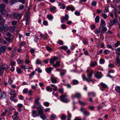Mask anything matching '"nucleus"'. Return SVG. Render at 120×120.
<instances>
[{"label": "nucleus", "instance_id": "1", "mask_svg": "<svg viewBox=\"0 0 120 120\" xmlns=\"http://www.w3.org/2000/svg\"><path fill=\"white\" fill-rule=\"evenodd\" d=\"M8 66L6 65L0 66V74L2 75L4 71L8 69Z\"/></svg>", "mask_w": 120, "mask_h": 120}, {"label": "nucleus", "instance_id": "2", "mask_svg": "<svg viewBox=\"0 0 120 120\" xmlns=\"http://www.w3.org/2000/svg\"><path fill=\"white\" fill-rule=\"evenodd\" d=\"M67 96L65 94L61 95L60 97V100L63 102L68 103L69 101V100L67 98Z\"/></svg>", "mask_w": 120, "mask_h": 120}, {"label": "nucleus", "instance_id": "3", "mask_svg": "<svg viewBox=\"0 0 120 120\" xmlns=\"http://www.w3.org/2000/svg\"><path fill=\"white\" fill-rule=\"evenodd\" d=\"M44 109L43 107L41 105H40L38 107L37 109L38 110V115H40L43 114V109Z\"/></svg>", "mask_w": 120, "mask_h": 120}, {"label": "nucleus", "instance_id": "4", "mask_svg": "<svg viewBox=\"0 0 120 120\" xmlns=\"http://www.w3.org/2000/svg\"><path fill=\"white\" fill-rule=\"evenodd\" d=\"M13 17L16 19H20L21 17V15L18 12H15L13 14Z\"/></svg>", "mask_w": 120, "mask_h": 120}, {"label": "nucleus", "instance_id": "5", "mask_svg": "<svg viewBox=\"0 0 120 120\" xmlns=\"http://www.w3.org/2000/svg\"><path fill=\"white\" fill-rule=\"evenodd\" d=\"M69 18V16L68 14L66 15L64 17H61V22L62 23H64L65 22V20L66 21H67Z\"/></svg>", "mask_w": 120, "mask_h": 120}, {"label": "nucleus", "instance_id": "6", "mask_svg": "<svg viewBox=\"0 0 120 120\" xmlns=\"http://www.w3.org/2000/svg\"><path fill=\"white\" fill-rule=\"evenodd\" d=\"M102 76V74L101 72H97L95 75V77L97 79H100Z\"/></svg>", "mask_w": 120, "mask_h": 120}, {"label": "nucleus", "instance_id": "7", "mask_svg": "<svg viewBox=\"0 0 120 120\" xmlns=\"http://www.w3.org/2000/svg\"><path fill=\"white\" fill-rule=\"evenodd\" d=\"M18 112H16L14 113V115L12 117L14 120H18L19 119V117L18 116Z\"/></svg>", "mask_w": 120, "mask_h": 120}, {"label": "nucleus", "instance_id": "8", "mask_svg": "<svg viewBox=\"0 0 120 120\" xmlns=\"http://www.w3.org/2000/svg\"><path fill=\"white\" fill-rule=\"evenodd\" d=\"M7 49V47L5 46H4L1 47L0 48V52L1 53H4L6 51Z\"/></svg>", "mask_w": 120, "mask_h": 120}, {"label": "nucleus", "instance_id": "9", "mask_svg": "<svg viewBox=\"0 0 120 120\" xmlns=\"http://www.w3.org/2000/svg\"><path fill=\"white\" fill-rule=\"evenodd\" d=\"M6 94L4 92H3L1 94L0 99H4L6 98Z\"/></svg>", "mask_w": 120, "mask_h": 120}, {"label": "nucleus", "instance_id": "10", "mask_svg": "<svg viewBox=\"0 0 120 120\" xmlns=\"http://www.w3.org/2000/svg\"><path fill=\"white\" fill-rule=\"evenodd\" d=\"M105 22L103 19H102L101 20V24H100V26L99 28L100 29H101V27L105 26Z\"/></svg>", "mask_w": 120, "mask_h": 120}, {"label": "nucleus", "instance_id": "11", "mask_svg": "<svg viewBox=\"0 0 120 120\" xmlns=\"http://www.w3.org/2000/svg\"><path fill=\"white\" fill-rule=\"evenodd\" d=\"M119 57V55H117L116 56V64L118 66H120V60Z\"/></svg>", "mask_w": 120, "mask_h": 120}, {"label": "nucleus", "instance_id": "12", "mask_svg": "<svg viewBox=\"0 0 120 120\" xmlns=\"http://www.w3.org/2000/svg\"><path fill=\"white\" fill-rule=\"evenodd\" d=\"M58 58L57 57H54L53 59H51L50 60V63L51 64H53L55 61L57 60Z\"/></svg>", "mask_w": 120, "mask_h": 120}, {"label": "nucleus", "instance_id": "13", "mask_svg": "<svg viewBox=\"0 0 120 120\" xmlns=\"http://www.w3.org/2000/svg\"><path fill=\"white\" fill-rule=\"evenodd\" d=\"M93 74V71H91L87 75V76L88 78V79H91L92 75Z\"/></svg>", "mask_w": 120, "mask_h": 120}, {"label": "nucleus", "instance_id": "14", "mask_svg": "<svg viewBox=\"0 0 120 120\" xmlns=\"http://www.w3.org/2000/svg\"><path fill=\"white\" fill-rule=\"evenodd\" d=\"M5 22V20L2 17V16L1 15V17L0 18V25L3 24Z\"/></svg>", "mask_w": 120, "mask_h": 120}, {"label": "nucleus", "instance_id": "15", "mask_svg": "<svg viewBox=\"0 0 120 120\" xmlns=\"http://www.w3.org/2000/svg\"><path fill=\"white\" fill-rule=\"evenodd\" d=\"M66 9L68 11L70 10L72 11H74L75 9V8L74 7L71 6H68L66 8Z\"/></svg>", "mask_w": 120, "mask_h": 120}, {"label": "nucleus", "instance_id": "16", "mask_svg": "<svg viewBox=\"0 0 120 120\" xmlns=\"http://www.w3.org/2000/svg\"><path fill=\"white\" fill-rule=\"evenodd\" d=\"M51 82L53 83H56V79L55 77H51Z\"/></svg>", "mask_w": 120, "mask_h": 120}, {"label": "nucleus", "instance_id": "17", "mask_svg": "<svg viewBox=\"0 0 120 120\" xmlns=\"http://www.w3.org/2000/svg\"><path fill=\"white\" fill-rule=\"evenodd\" d=\"M6 6L5 4L3 3L0 4V9L2 10L3 9H5V8Z\"/></svg>", "mask_w": 120, "mask_h": 120}, {"label": "nucleus", "instance_id": "18", "mask_svg": "<svg viewBox=\"0 0 120 120\" xmlns=\"http://www.w3.org/2000/svg\"><path fill=\"white\" fill-rule=\"evenodd\" d=\"M16 27L14 26L10 27L9 28L10 31L11 32H13L15 30Z\"/></svg>", "mask_w": 120, "mask_h": 120}, {"label": "nucleus", "instance_id": "19", "mask_svg": "<svg viewBox=\"0 0 120 120\" xmlns=\"http://www.w3.org/2000/svg\"><path fill=\"white\" fill-rule=\"evenodd\" d=\"M32 116L34 117H35L38 115H37V111L35 110H33L32 111Z\"/></svg>", "mask_w": 120, "mask_h": 120}, {"label": "nucleus", "instance_id": "20", "mask_svg": "<svg viewBox=\"0 0 120 120\" xmlns=\"http://www.w3.org/2000/svg\"><path fill=\"white\" fill-rule=\"evenodd\" d=\"M40 99V98H37V99L35 100L34 103L35 104L37 105H40V103L39 102V101Z\"/></svg>", "mask_w": 120, "mask_h": 120}, {"label": "nucleus", "instance_id": "21", "mask_svg": "<svg viewBox=\"0 0 120 120\" xmlns=\"http://www.w3.org/2000/svg\"><path fill=\"white\" fill-rule=\"evenodd\" d=\"M101 32L104 33L105 32L107 31V29L106 28L105 26L101 27Z\"/></svg>", "mask_w": 120, "mask_h": 120}, {"label": "nucleus", "instance_id": "22", "mask_svg": "<svg viewBox=\"0 0 120 120\" xmlns=\"http://www.w3.org/2000/svg\"><path fill=\"white\" fill-rule=\"evenodd\" d=\"M60 65V63L59 61L56 62V64H53V66L55 67H57L59 66Z\"/></svg>", "mask_w": 120, "mask_h": 120}, {"label": "nucleus", "instance_id": "23", "mask_svg": "<svg viewBox=\"0 0 120 120\" xmlns=\"http://www.w3.org/2000/svg\"><path fill=\"white\" fill-rule=\"evenodd\" d=\"M110 21L111 23V24L113 25L116 23V20L115 19H114L113 20H110Z\"/></svg>", "mask_w": 120, "mask_h": 120}, {"label": "nucleus", "instance_id": "24", "mask_svg": "<svg viewBox=\"0 0 120 120\" xmlns=\"http://www.w3.org/2000/svg\"><path fill=\"white\" fill-rule=\"evenodd\" d=\"M116 91L120 93V86H116L115 87Z\"/></svg>", "mask_w": 120, "mask_h": 120}, {"label": "nucleus", "instance_id": "25", "mask_svg": "<svg viewBox=\"0 0 120 120\" xmlns=\"http://www.w3.org/2000/svg\"><path fill=\"white\" fill-rule=\"evenodd\" d=\"M100 17L99 16H97L95 17V21L96 22L98 23L99 21Z\"/></svg>", "mask_w": 120, "mask_h": 120}, {"label": "nucleus", "instance_id": "26", "mask_svg": "<svg viewBox=\"0 0 120 120\" xmlns=\"http://www.w3.org/2000/svg\"><path fill=\"white\" fill-rule=\"evenodd\" d=\"M40 115V117L43 120H44L46 118V116L44 114H43Z\"/></svg>", "mask_w": 120, "mask_h": 120}, {"label": "nucleus", "instance_id": "27", "mask_svg": "<svg viewBox=\"0 0 120 120\" xmlns=\"http://www.w3.org/2000/svg\"><path fill=\"white\" fill-rule=\"evenodd\" d=\"M17 1V0H10L9 2L11 4H13L14 3H16Z\"/></svg>", "mask_w": 120, "mask_h": 120}, {"label": "nucleus", "instance_id": "28", "mask_svg": "<svg viewBox=\"0 0 120 120\" xmlns=\"http://www.w3.org/2000/svg\"><path fill=\"white\" fill-rule=\"evenodd\" d=\"M72 83L74 85H76L78 84L79 83V81L76 80H73L72 81Z\"/></svg>", "mask_w": 120, "mask_h": 120}, {"label": "nucleus", "instance_id": "29", "mask_svg": "<svg viewBox=\"0 0 120 120\" xmlns=\"http://www.w3.org/2000/svg\"><path fill=\"white\" fill-rule=\"evenodd\" d=\"M8 30V27L7 26H3V29L2 30H3L5 31H6Z\"/></svg>", "mask_w": 120, "mask_h": 120}, {"label": "nucleus", "instance_id": "30", "mask_svg": "<svg viewBox=\"0 0 120 120\" xmlns=\"http://www.w3.org/2000/svg\"><path fill=\"white\" fill-rule=\"evenodd\" d=\"M6 10L5 9L0 10V12L2 15H4L6 13Z\"/></svg>", "mask_w": 120, "mask_h": 120}, {"label": "nucleus", "instance_id": "31", "mask_svg": "<svg viewBox=\"0 0 120 120\" xmlns=\"http://www.w3.org/2000/svg\"><path fill=\"white\" fill-rule=\"evenodd\" d=\"M30 13L28 11V12L26 13V19H30Z\"/></svg>", "mask_w": 120, "mask_h": 120}, {"label": "nucleus", "instance_id": "32", "mask_svg": "<svg viewBox=\"0 0 120 120\" xmlns=\"http://www.w3.org/2000/svg\"><path fill=\"white\" fill-rule=\"evenodd\" d=\"M81 96V94L79 93H78L75 94V97L78 98H80Z\"/></svg>", "mask_w": 120, "mask_h": 120}, {"label": "nucleus", "instance_id": "33", "mask_svg": "<svg viewBox=\"0 0 120 120\" xmlns=\"http://www.w3.org/2000/svg\"><path fill=\"white\" fill-rule=\"evenodd\" d=\"M79 103L81 105H85L87 104V103H84V102L80 100L79 101Z\"/></svg>", "mask_w": 120, "mask_h": 120}, {"label": "nucleus", "instance_id": "34", "mask_svg": "<svg viewBox=\"0 0 120 120\" xmlns=\"http://www.w3.org/2000/svg\"><path fill=\"white\" fill-rule=\"evenodd\" d=\"M97 64V63L95 61H94L90 63V65L91 67H93Z\"/></svg>", "mask_w": 120, "mask_h": 120}, {"label": "nucleus", "instance_id": "35", "mask_svg": "<svg viewBox=\"0 0 120 120\" xmlns=\"http://www.w3.org/2000/svg\"><path fill=\"white\" fill-rule=\"evenodd\" d=\"M47 17L49 20H52L53 19V17L51 15H47Z\"/></svg>", "mask_w": 120, "mask_h": 120}, {"label": "nucleus", "instance_id": "36", "mask_svg": "<svg viewBox=\"0 0 120 120\" xmlns=\"http://www.w3.org/2000/svg\"><path fill=\"white\" fill-rule=\"evenodd\" d=\"M52 70L51 68H47L46 69V71L48 73H49L51 72Z\"/></svg>", "mask_w": 120, "mask_h": 120}, {"label": "nucleus", "instance_id": "37", "mask_svg": "<svg viewBox=\"0 0 120 120\" xmlns=\"http://www.w3.org/2000/svg\"><path fill=\"white\" fill-rule=\"evenodd\" d=\"M109 7V6H106L104 10V12L105 13H106L109 12L108 7Z\"/></svg>", "mask_w": 120, "mask_h": 120}, {"label": "nucleus", "instance_id": "38", "mask_svg": "<svg viewBox=\"0 0 120 120\" xmlns=\"http://www.w3.org/2000/svg\"><path fill=\"white\" fill-rule=\"evenodd\" d=\"M56 118V115L54 114H52L51 116V120H54Z\"/></svg>", "mask_w": 120, "mask_h": 120}, {"label": "nucleus", "instance_id": "39", "mask_svg": "<svg viewBox=\"0 0 120 120\" xmlns=\"http://www.w3.org/2000/svg\"><path fill=\"white\" fill-rule=\"evenodd\" d=\"M82 78L83 80H85L87 82V79H89L86 78L85 75V74H83L82 76Z\"/></svg>", "mask_w": 120, "mask_h": 120}, {"label": "nucleus", "instance_id": "40", "mask_svg": "<svg viewBox=\"0 0 120 120\" xmlns=\"http://www.w3.org/2000/svg\"><path fill=\"white\" fill-rule=\"evenodd\" d=\"M97 2L95 1H93L91 3V4L93 6H95L96 5Z\"/></svg>", "mask_w": 120, "mask_h": 120}, {"label": "nucleus", "instance_id": "41", "mask_svg": "<svg viewBox=\"0 0 120 120\" xmlns=\"http://www.w3.org/2000/svg\"><path fill=\"white\" fill-rule=\"evenodd\" d=\"M101 30L99 29H97L95 30L94 31V33L96 34L100 33Z\"/></svg>", "mask_w": 120, "mask_h": 120}, {"label": "nucleus", "instance_id": "42", "mask_svg": "<svg viewBox=\"0 0 120 120\" xmlns=\"http://www.w3.org/2000/svg\"><path fill=\"white\" fill-rule=\"evenodd\" d=\"M12 25L13 26L16 25L17 23V22L16 21H13L11 22Z\"/></svg>", "mask_w": 120, "mask_h": 120}, {"label": "nucleus", "instance_id": "43", "mask_svg": "<svg viewBox=\"0 0 120 120\" xmlns=\"http://www.w3.org/2000/svg\"><path fill=\"white\" fill-rule=\"evenodd\" d=\"M6 40L8 42H11L12 41V40H11L10 38H5Z\"/></svg>", "mask_w": 120, "mask_h": 120}, {"label": "nucleus", "instance_id": "44", "mask_svg": "<svg viewBox=\"0 0 120 120\" xmlns=\"http://www.w3.org/2000/svg\"><path fill=\"white\" fill-rule=\"evenodd\" d=\"M83 113L85 116H88L89 114V112L87 111H85V112H84Z\"/></svg>", "mask_w": 120, "mask_h": 120}, {"label": "nucleus", "instance_id": "45", "mask_svg": "<svg viewBox=\"0 0 120 120\" xmlns=\"http://www.w3.org/2000/svg\"><path fill=\"white\" fill-rule=\"evenodd\" d=\"M24 6L23 5H20L19 6V9L20 10H22L24 8Z\"/></svg>", "mask_w": 120, "mask_h": 120}, {"label": "nucleus", "instance_id": "46", "mask_svg": "<svg viewBox=\"0 0 120 120\" xmlns=\"http://www.w3.org/2000/svg\"><path fill=\"white\" fill-rule=\"evenodd\" d=\"M68 120H70L71 118V114L69 113V112H68Z\"/></svg>", "mask_w": 120, "mask_h": 120}, {"label": "nucleus", "instance_id": "47", "mask_svg": "<svg viewBox=\"0 0 120 120\" xmlns=\"http://www.w3.org/2000/svg\"><path fill=\"white\" fill-rule=\"evenodd\" d=\"M66 116L64 114H63L62 115L61 117V119L62 120H65L66 119Z\"/></svg>", "mask_w": 120, "mask_h": 120}, {"label": "nucleus", "instance_id": "48", "mask_svg": "<svg viewBox=\"0 0 120 120\" xmlns=\"http://www.w3.org/2000/svg\"><path fill=\"white\" fill-rule=\"evenodd\" d=\"M56 7H51L50 8V11H53L56 9Z\"/></svg>", "mask_w": 120, "mask_h": 120}, {"label": "nucleus", "instance_id": "49", "mask_svg": "<svg viewBox=\"0 0 120 120\" xmlns=\"http://www.w3.org/2000/svg\"><path fill=\"white\" fill-rule=\"evenodd\" d=\"M61 47V49L64 50H66L68 49V47L65 46H62Z\"/></svg>", "mask_w": 120, "mask_h": 120}, {"label": "nucleus", "instance_id": "50", "mask_svg": "<svg viewBox=\"0 0 120 120\" xmlns=\"http://www.w3.org/2000/svg\"><path fill=\"white\" fill-rule=\"evenodd\" d=\"M100 84L103 88H105L107 87V86L104 83H101Z\"/></svg>", "mask_w": 120, "mask_h": 120}, {"label": "nucleus", "instance_id": "51", "mask_svg": "<svg viewBox=\"0 0 120 120\" xmlns=\"http://www.w3.org/2000/svg\"><path fill=\"white\" fill-rule=\"evenodd\" d=\"M17 2H20L23 4L25 3V0H17Z\"/></svg>", "mask_w": 120, "mask_h": 120}, {"label": "nucleus", "instance_id": "52", "mask_svg": "<svg viewBox=\"0 0 120 120\" xmlns=\"http://www.w3.org/2000/svg\"><path fill=\"white\" fill-rule=\"evenodd\" d=\"M17 72L19 74H21V69L20 68H17Z\"/></svg>", "mask_w": 120, "mask_h": 120}, {"label": "nucleus", "instance_id": "53", "mask_svg": "<svg viewBox=\"0 0 120 120\" xmlns=\"http://www.w3.org/2000/svg\"><path fill=\"white\" fill-rule=\"evenodd\" d=\"M110 51L106 49L104 51V52L105 54H108L109 53Z\"/></svg>", "mask_w": 120, "mask_h": 120}, {"label": "nucleus", "instance_id": "54", "mask_svg": "<svg viewBox=\"0 0 120 120\" xmlns=\"http://www.w3.org/2000/svg\"><path fill=\"white\" fill-rule=\"evenodd\" d=\"M41 62L40 61L39 59H38L36 60V64H41Z\"/></svg>", "mask_w": 120, "mask_h": 120}, {"label": "nucleus", "instance_id": "55", "mask_svg": "<svg viewBox=\"0 0 120 120\" xmlns=\"http://www.w3.org/2000/svg\"><path fill=\"white\" fill-rule=\"evenodd\" d=\"M75 14L77 16H79L80 15V13L77 11H76L75 12Z\"/></svg>", "mask_w": 120, "mask_h": 120}, {"label": "nucleus", "instance_id": "56", "mask_svg": "<svg viewBox=\"0 0 120 120\" xmlns=\"http://www.w3.org/2000/svg\"><path fill=\"white\" fill-rule=\"evenodd\" d=\"M102 15L104 19H106L107 18V16L104 13H102Z\"/></svg>", "mask_w": 120, "mask_h": 120}, {"label": "nucleus", "instance_id": "57", "mask_svg": "<svg viewBox=\"0 0 120 120\" xmlns=\"http://www.w3.org/2000/svg\"><path fill=\"white\" fill-rule=\"evenodd\" d=\"M46 49L47 50L49 51H50L52 50V49L49 46H47L46 47Z\"/></svg>", "mask_w": 120, "mask_h": 120}, {"label": "nucleus", "instance_id": "58", "mask_svg": "<svg viewBox=\"0 0 120 120\" xmlns=\"http://www.w3.org/2000/svg\"><path fill=\"white\" fill-rule=\"evenodd\" d=\"M30 20V19H26V24L27 25H29V21Z\"/></svg>", "mask_w": 120, "mask_h": 120}, {"label": "nucleus", "instance_id": "59", "mask_svg": "<svg viewBox=\"0 0 120 120\" xmlns=\"http://www.w3.org/2000/svg\"><path fill=\"white\" fill-rule=\"evenodd\" d=\"M95 28V26L94 24H93L90 26V28L92 30L94 29Z\"/></svg>", "mask_w": 120, "mask_h": 120}, {"label": "nucleus", "instance_id": "60", "mask_svg": "<svg viewBox=\"0 0 120 120\" xmlns=\"http://www.w3.org/2000/svg\"><path fill=\"white\" fill-rule=\"evenodd\" d=\"M46 90L48 91L51 92L50 88L49 86H47L46 87Z\"/></svg>", "mask_w": 120, "mask_h": 120}, {"label": "nucleus", "instance_id": "61", "mask_svg": "<svg viewBox=\"0 0 120 120\" xmlns=\"http://www.w3.org/2000/svg\"><path fill=\"white\" fill-rule=\"evenodd\" d=\"M18 63L21 64H23V61L20 59H19L18 60Z\"/></svg>", "mask_w": 120, "mask_h": 120}, {"label": "nucleus", "instance_id": "62", "mask_svg": "<svg viewBox=\"0 0 120 120\" xmlns=\"http://www.w3.org/2000/svg\"><path fill=\"white\" fill-rule=\"evenodd\" d=\"M44 105L46 107H48L49 106V103L48 102H46L45 103Z\"/></svg>", "mask_w": 120, "mask_h": 120}, {"label": "nucleus", "instance_id": "63", "mask_svg": "<svg viewBox=\"0 0 120 120\" xmlns=\"http://www.w3.org/2000/svg\"><path fill=\"white\" fill-rule=\"evenodd\" d=\"M26 44L25 42L23 41L21 43L20 47H21L22 46Z\"/></svg>", "mask_w": 120, "mask_h": 120}, {"label": "nucleus", "instance_id": "64", "mask_svg": "<svg viewBox=\"0 0 120 120\" xmlns=\"http://www.w3.org/2000/svg\"><path fill=\"white\" fill-rule=\"evenodd\" d=\"M100 62L101 64H103L104 63V60L103 59H101L100 60Z\"/></svg>", "mask_w": 120, "mask_h": 120}]
</instances>
